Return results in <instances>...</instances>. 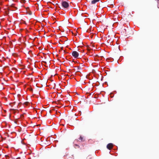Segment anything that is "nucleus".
I'll use <instances>...</instances> for the list:
<instances>
[{
  "label": "nucleus",
  "instance_id": "obj_2",
  "mask_svg": "<svg viewBox=\"0 0 159 159\" xmlns=\"http://www.w3.org/2000/svg\"><path fill=\"white\" fill-rule=\"evenodd\" d=\"M72 55L75 58H77L78 57L79 54L77 52L74 51L72 53Z\"/></svg>",
  "mask_w": 159,
  "mask_h": 159
},
{
  "label": "nucleus",
  "instance_id": "obj_13",
  "mask_svg": "<svg viewBox=\"0 0 159 159\" xmlns=\"http://www.w3.org/2000/svg\"><path fill=\"white\" fill-rule=\"evenodd\" d=\"M11 110H14V109H11Z\"/></svg>",
  "mask_w": 159,
  "mask_h": 159
},
{
  "label": "nucleus",
  "instance_id": "obj_1",
  "mask_svg": "<svg viewBox=\"0 0 159 159\" xmlns=\"http://www.w3.org/2000/svg\"><path fill=\"white\" fill-rule=\"evenodd\" d=\"M61 5L62 7L65 8H67L69 6V3L66 1L63 2L61 3Z\"/></svg>",
  "mask_w": 159,
  "mask_h": 159
},
{
  "label": "nucleus",
  "instance_id": "obj_10",
  "mask_svg": "<svg viewBox=\"0 0 159 159\" xmlns=\"http://www.w3.org/2000/svg\"><path fill=\"white\" fill-rule=\"evenodd\" d=\"M28 14H29L30 15H31L32 14V12L31 11H30L29 12H28Z\"/></svg>",
  "mask_w": 159,
  "mask_h": 159
},
{
  "label": "nucleus",
  "instance_id": "obj_3",
  "mask_svg": "<svg viewBox=\"0 0 159 159\" xmlns=\"http://www.w3.org/2000/svg\"><path fill=\"white\" fill-rule=\"evenodd\" d=\"M113 147V144L111 143H109L107 145V148L109 150H110L112 149Z\"/></svg>",
  "mask_w": 159,
  "mask_h": 159
},
{
  "label": "nucleus",
  "instance_id": "obj_4",
  "mask_svg": "<svg viewBox=\"0 0 159 159\" xmlns=\"http://www.w3.org/2000/svg\"><path fill=\"white\" fill-rule=\"evenodd\" d=\"M78 141V140L77 139H75L74 142H73V143L74 144V147L75 148H76L77 147H78L79 148V146L77 144L75 143H76Z\"/></svg>",
  "mask_w": 159,
  "mask_h": 159
},
{
  "label": "nucleus",
  "instance_id": "obj_11",
  "mask_svg": "<svg viewBox=\"0 0 159 159\" xmlns=\"http://www.w3.org/2000/svg\"><path fill=\"white\" fill-rule=\"evenodd\" d=\"M90 37H91V38H92V37H93V35H91Z\"/></svg>",
  "mask_w": 159,
  "mask_h": 159
},
{
  "label": "nucleus",
  "instance_id": "obj_9",
  "mask_svg": "<svg viewBox=\"0 0 159 159\" xmlns=\"http://www.w3.org/2000/svg\"><path fill=\"white\" fill-rule=\"evenodd\" d=\"M29 103V102H26L24 103V104L26 105H27Z\"/></svg>",
  "mask_w": 159,
  "mask_h": 159
},
{
  "label": "nucleus",
  "instance_id": "obj_5",
  "mask_svg": "<svg viewBox=\"0 0 159 159\" xmlns=\"http://www.w3.org/2000/svg\"><path fill=\"white\" fill-rule=\"evenodd\" d=\"M100 0H93L91 1V4H95L97 2H98L100 1Z\"/></svg>",
  "mask_w": 159,
  "mask_h": 159
},
{
  "label": "nucleus",
  "instance_id": "obj_12",
  "mask_svg": "<svg viewBox=\"0 0 159 159\" xmlns=\"http://www.w3.org/2000/svg\"><path fill=\"white\" fill-rule=\"evenodd\" d=\"M43 62L45 63H46V62L44 61H43Z\"/></svg>",
  "mask_w": 159,
  "mask_h": 159
},
{
  "label": "nucleus",
  "instance_id": "obj_6",
  "mask_svg": "<svg viewBox=\"0 0 159 159\" xmlns=\"http://www.w3.org/2000/svg\"><path fill=\"white\" fill-rule=\"evenodd\" d=\"M81 69V67H80V66L77 67V70H78V71L79 72V70Z\"/></svg>",
  "mask_w": 159,
  "mask_h": 159
},
{
  "label": "nucleus",
  "instance_id": "obj_7",
  "mask_svg": "<svg viewBox=\"0 0 159 159\" xmlns=\"http://www.w3.org/2000/svg\"><path fill=\"white\" fill-rule=\"evenodd\" d=\"M83 139V138L81 136H80V138L79 139V140H80L81 141H82Z\"/></svg>",
  "mask_w": 159,
  "mask_h": 159
},
{
  "label": "nucleus",
  "instance_id": "obj_8",
  "mask_svg": "<svg viewBox=\"0 0 159 159\" xmlns=\"http://www.w3.org/2000/svg\"><path fill=\"white\" fill-rule=\"evenodd\" d=\"M87 159H92V157L91 156H88L87 157Z\"/></svg>",
  "mask_w": 159,
  "mask_h": 159
}]
</instances>
